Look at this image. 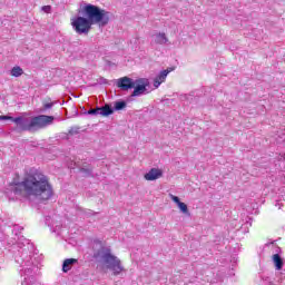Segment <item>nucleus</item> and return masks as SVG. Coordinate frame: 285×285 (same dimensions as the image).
Listing matches in <instances>:
<instances>
[{
  "label": "nucleus",
  "instance_id": "1",
  "mask_svg": "<svg viewBox=\"0 0 285 285\" xmlns=\"http://www.w3.org/2000/svg\"><path fill=\"white\" fill-rule=\"evenodd\" d=\"M10 190L18 198L38 199L39 202H48L52 197V186L48 181V176L37 169H31L21 183L10 185Z\"/></svg>",
  "mask_w": 285,
  "mask_h": 285
},
{
  "label": "nucleus",
  "instance_id": "2",
  "mask_svg": "<svg viewBox=\"0 0 285 285\" xmlns=\"http://www.w3.org/2000/svg\"><path fill=\"white\" fill-rule=\"evenodd\" d=\"M110 22V12L95 6L85 4L82 8V17L79 16L72 20L71 24L77 35H88L92 26H108Z\"/></svg>",
  "mask_w": 285,
  "mask_h": 285
},
{
  "label": "nucleus",
  "instance_id": "3",
  "mask_svg": "<svg viewBox=\"0 0 285 285\" xmlns=\"http://www.w3.org/2000/svg\"><path fill=\"white\" fill-rule=\"evenodd\" d=\"M18 254L14 256V261L20 265V275L22 277V285H41L37 282V275H39V262L35 254L30 252L29 247H20Z\"/></svg>",
  "mask_w": 285,
  "mask_h": 285
},
{
  "label": "nucleus",
  "instance_id": "4",
  "mask_svg": "<svg viewBox=\"0 0 285 285\" xmlns=\"http://www.w3.org/2000/svg\"><path fill=\"white\" fill-rule=\"evenodd\" d=\"M13 121L17 125L19 132H37V130H43L48 126L55 124V116L39 115L31 118L28 117H12V116H0V121Z\"/></svg>",
  "mask_w": 285,
  "mask_h": 285
},
{
  "label": "nucleus",
  "instance_id": "5",
  "mask_svg": "<svg viewBox=\"0 0 285 285\" xmlns=\"http://www.w3.org/2000/svg\"><path fill=\"white\" fill-rule=\"evenodd\" d=\"M95 259L111 271L112 275H121L126 268L121 265V259L112 255L110 247H100L97 253L94 254Z\"/></svg>",
  "mask_w": 285,
  "mask_h": 285
},
{
  "label": "nucleus",
  "instance_id": "6",
  "mask_svg": "<svg viewBox=\"0 0 285 285\" xmlns=\"http://www.w3.org/2000/svg\"><path fill=\"white\" fill-rule=\"evenodd\" d=\"M135 87L131 94V97H141V95H146L148 92V86H150V81L146 78H139L134 81Z\"/></svg>",
  "mask_w": 285,
  "mask_h": 285
},
{
  "label": "nucleus",
  "instance_id": "7",
  "mask_svg": "<svg viewBox=\"0 0 285 285\" xmlns=\"http://www.w3.org/2000/svg\"><path fill=\"white\" fill-rule=\"evenodd\" d=\"M116 86L120 88V90H132V88H135V80L132 78L122 77L117 80Z\"/></svg>",
  "mask_w": 285,
  "mask_h": 285
},
{
  "label": "nucleus",
  "instance_id": "8",
  "mask_svg": "<svg viewBox=\"0 0 285 285\" xmlns=\"http://www.w3.org/2000/svg\"><path fill=\"white\" fill-rule=\"evenodd\" d=\"M144 177L146 181H156V179L164 177V171L159 168H151Z\"/></svg>",
  "mask_w": 285,
  "mask_h": 285
},
{
  "label": "nucleus",
  "instance_id": "9",
  "mask_svg": "<svg viewBox=\"0 0 285 285\" xmlns=\"http://www.w3.org/2000/svg\"><path fill=\"white\" fill-rule=\"evenodd\" d=\"M171 202H174V204H176L180 210V213H183V215H190V212L188 210V205H186L185 203H183L181 200H179V197L170 194L169 195Z\"/></svg>",
  "mask_w": 285,
  "mask_h": 285
},
{
  "label": "nucleus",
  "instance_id": "10",
  "mask_svg": "<svg viewBox=\"0 0 285 285\" xmlns=\"http://www.w3.org/2000/svg\"><path fill=\"white\" fill-rule=\"evenodd\" d=\"M169 73V69L160 71L154 79V88H159L164 83V81H166V77H168Z\"/></svg>",
  "mask_w": 285,
  "mask_h": 285
},
{
  "label": "nucleus",
  "instance_id": "11",
  "mask_svg": "<svg viewBox=\"0 0 285 285\" xmlns=\"http://www.w3.org/2000/svg\"><path fill=\"white\" fill-rule=\"evenodd\" d=\"M153 37L154 43L157 46H166V43H168V37L164 32L155 33Z\"/></svg>",
  "mask_w": 285,
  "mask_h": 285
},
{
  "label": "nucleus",
  "instance_id": "12",
  "mask_svg": "<svg viewBox=\"0 0 285 285\" xmlns=\"http://www.w3.org/2000/svg\"><path fill=\"white\" fill-rule=\"evenodd\" d=\"M75 264H79V261L76 258H66L62 263V272L68 273V271H72Z\"/></svg>",
  "mask_w": 285,
  "mask_h": 285
},
{
  "label": "nucleus",
  "instance_id": "13",
  "mask_svg": "<svg viewBox=\"0 0 285 285\" xmlns=\"http://www.w3.org/2000/svg\"><path fill=\"white\" fill-rule=\"evenodd\" d=\"M98 109H99V115H101V117H110V115L115 112V109H112L110 105L98 107Z\"/></svg>",
  "mask_w": 285,
  "mask_h": 285
},
{
  "label": "nucleus",
  "instance_id": "14",
  "mask_svg": "<svg viewBox=\"0 0 285 285\" xmlns=\"http://www.w3.org/2000/svg\"><path fill=\"white\" fill-rule=\"evenodd\" d=\"M273 262L276 271H282V268H284V261L282 259V256H279V254L273 255Z\"/></svg>",
  "mask_w": 285,
  "mask_h": 285
},
{
  "label": "nucleus",
  "instance_id": "15",
  "mask_svg": "<svg viewBox=\"0 0 285 285\" xmlns=\"http://www.w3.org/2000/svg\"><path fill=\"white\" fill-rule=\"evenodd\" d=\"M11 77H21L23 75V69L19 66H16L10 71Z\"/></svg>",
  "mask_w": 285,
  "mask_h": 285
},
{
  "label": "nucleus",
  "instance_id": "16",
  "mask_svg": "<svg viewBox=\"0 0 285 285\" xmlns=\"http://www.w3.org/2000/svg\"><path fill=\"white\" fill-rule=\"evenodd\" d=\"M126 106H127V104L124 100L116 101L115 102V110H124V108H126Z\"/></svg>",
  "mask_w": 285,
  "mask_h": 285
},
{
  "label": "nucleus",
  "instance_id": "17",
  "mask_svg": "<svg viewBox=\"0 0 285 285\" xmlns=\"http://www.w3.org/2000/svg\"><path fill=\"white\" fill-rule=\"evenodd\" d=\"M68 135H79V127H71L68 131Z\"/></svg>",
  "mask_w": 285,
  "mask_h": 285
},
{
  "label": "nucleus",
  "instance_id": "18",
  "mask_svg": "<svg viewBox=\"0 0 285 285\" xmlns=\"http://www.w3.org/2000/svg\"><path fill=\"white\" fill-rule=\"evenodd\" d=\"M87 115H95V116L99 115V107L89 109L87 111Z\"/></svg>",
  "mask_w": 285,
  "mask_h": 285
},
{
  "label": "nucleus",
  "instance_id": "19",
  "mask_svg": "<svg viewBox=\"0 0 285 285\" xmlns=\"http://www.w3.org/2000/svg\"><path fill=\"white\" fill-rule=\"evenodd\" d=\"M80 173H82L83 175H86V177H90V175H92V169H86V168H81Z\"/></svg>",
  "mask_w": 285,
  "mask_h": 285
},
{
  "label": "nucleus",
  "instance_id": "20",
  "mask_svg": "<svg viewBox=\"0 0 285 285\" xmlns=\"http://www.w3.org/2000/svg\"><path fill=\"white\" fill-rule=\"evenodd\" d=\"M52 106H55V104L47 102V104L43 105V110H50V108H52Z\"/></svg>",
  "mask_w": 285,
  "mask_h": 285
},
{
  "label": "nucleus",
  "instance_id": "21",
  "mask_svg": "<svg viewBox=\"0 0 285 285\" xmlns=\"http://www.w3.org/2000/svg\"><path fill=\"white\" fill-rule=\"evenodd\" d=\"M50 10H52V7H50V6H43V7H42V11H43V12H47V13H48V12H50Z\"/></svg>",
  "mask_w": 285,
  "mask_h": 285
},
{
  "label": "nucleus",
  "instance_id": "22",
  "mask_svg": "<svg viewBox=\"0 0 285 285\" xmlns=\"http://www.w3.org/2000/svg\"><path fill=\"white\" fill-rule=\"evenodd\" d=\"M27 246H30V242L26 240Z\"/></svg>",
  "mask_w": 285,
  "mask_h": 285
},
{
  "label": "nucleus",
  "instance_id": "23",
  "mask_svg": "<svg viewBox=\"0 0 285 285\" xmlns=\"http://www.w3.org/2000/svg\"><path fill=\"white\" fill-rule=\"evenodd\" d=\"M283 177H285V171L282 173Z\"/></svg>",
  "mask_w": 285,
  "mask_h": 285
}]
</instances>
